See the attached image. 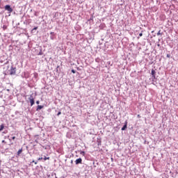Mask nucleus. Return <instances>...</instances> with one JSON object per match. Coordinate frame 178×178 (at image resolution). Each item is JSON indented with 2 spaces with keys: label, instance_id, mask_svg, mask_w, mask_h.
Masks as SVG:
<instances>
[{
  "label": "nucleus",
  "instance_id": "dca6fc26",
  "mask_svg": "<svg viewBox=\"0 0 178 178\" xmlns=\"http://www.w3.org/2000/svg\"><path fill=\"white\" fill-rule=\"evenodd\" d=\"M157 35H161V31L157 33Z\"/></svg>",
  "mask_w": 178,
  "mask_h": 178
},
{
  "label": "nucleus",
  "instance_id": "9b49d317",
  "mask_svg": "<svg viewBox=\"0 0 178 178\" xmlns=\"http://www.w3.org/2000/svg\"><path fill=\"white\" fill-rule=\"evenodd\" d=\"M32 163H35V165H37L38 163V161H32Z\"/></svg>",
  "mask_w": 178,
  "mask_h": 178
},
{
  "label": "nucleus",
  "instance_id": "f3484780",
  "mask_svg": "<svg viewBox=\"0 0 178 178\" xmlns=\"http://www.w3.org/2000/svg\"><path fill=\"white\" fill-rule=\"evenodd\" d=\"M72 73H76V70H72Z\"/></svg>",
  "mask_w": 178,
  "mask_h": 178
},
{
  "label": "nucleus",
  "instance_id": "9d476101",
  "mask_svg": "<svg viewBox=\"0 0 178 178\" xmlns=\"http://www.w3.org/2000/svg\"><path fill=\"white\" fill-rule=\"evenodd\" d=\"M33 77H35V79H37L38 77V74L37 72L33 73Z\"/></svg>",
  "mask_w": 178,
  "mask_h": 178
},
{
  "label": "nucleus",
  "instance_id": "412c9836",
  "mask_svg": "<svg viewBox=\"0 0 178 178\" xmlns=\"http://www.w3.org/2000/svg\"><path fill=\"white\" fill-rule=\"evenodd\" d=\"M36 104H37V105H38L40 104V101H37Z\"/></svg>",
  "mask_w": 178,
  "mask_h": 178
},
{
  "label": "nucleus",
  "instance_id": "5701e85b",
  "mask_svg": "<svg viewBox=\"0 0 178 178\" xmlns=\"http://www.w3.org/2000/svg\"><path fill=\"white\" fill-rule=\"evenodd\" d=\"M81 154H84V152H81Z\"/></svg>",
  "mask_w": 178,
  "mask_h": 178
},
{
  "label": "nucleus",
  "instance_id": "393cba45",
  "mask_svg": "<svg viewBox=\"0 0 178 178\" xmlns=\"http://www.w3.org/2000/svg\"><path fill=\"white\" fill-rule=\"evenodd\" d=\"M2 143H5V140H3Z\"/></svg>",
  "mask_w": 178,
  "mask_h": 178
},
{
  "label": "nucleus",
  "instance_id": "2eb2a0df",
  "mask_svg": "<svg viewBox=\"0 0 178 178\" xmlns=\"http://www.w3.org/2000/svg\"><path fill=\"white\" fill-rule=\"evenodd\" d=\"M37 29H38V27H35L32 29V31H34V30H37Z\"/></svg>",
  "mask_w": 178,
  "mask_h": 178
},
{
  "label": "nucleus",
  "instance_id": "ddd939ff",
  "mask_svg": "<svg viewBox=\"0 0 178 178\" xmlns=\"http://www.w3.org/2000/svg\"><path fill=\"white\" fill-rule=\"evenodd\" d=\"M47 159H49V157H46V156H44V161H47Z\"/></svg>",
  "mask_w": 178,
  "mask_h": 178
},
{
  "label": "nucleus",
  "instance_id": "4be33fe9",
  "mask_svg": "<svg viewBox=\"0 0 178 178\" xmlns=\"http://www.w3.org/2000/svg\"><path fill=\"white\" fill-rule=\"evenodd\" d=\"M137 117L138 118V119H140V118H141V116L140 115H138Z\"/></svg>",
  "mask_w": 178,
  "mask_h": 178
},
{
  "label": "nucleus",
  "instance_id": "a211bd4d",
  "mask_svg": "<svg viewBox=\"0 0 178 178\" xmlns=\"http://www.w3.org/2000/svg\"><path fill=\"white\" fill-rule=\"evenodd\" d=\"M139 37H143V33H139Z\"/></svg>",
  "mask_w": 178,
  "mask_h": 178
},
{
  "label": "nucleus",
  "instance_id": "7ed1b4c3",
  "mask_svg": "<svg viewBox=\"0 0 178 178\" xmlns=\"http://www.w3.org/2000/svg\"><path fill=\"white\" fill-rule=\"evenodd\" d=\"M10 74L12 76L13 74H16V68L11 67L10 70Z\"/></svg>",
  "mask_w": 178,
  "mask_h": 178
},
{
  "label": "nucleus",
  "instance_id": "f03ea898",
  "mask_svg": "<svg viewBox=\"0 0 178 178\" xmlns=\"http://www.w3.org/2000/svg\"><path fill=\"white\" fill-rule=\"evenodd\" d=\"M29 101H30V104H31V106H33V105H34L35 102H34V97H33V95H31L29 98Z\"/></svg>",
  "mask_w": 178,
  "mask_h": 178
},
{
  "label": "nucleus",
  "instance_id": "f257e3e1",
  "mask_svg": "<svg viewBox=\"0 0 178 178\" xmlns=\"http://www.w3.org/2000/svg\"><path fill=\"white\" fill-rule=\"evenodd\" d=\"M4 9L5 10H7L9 13H12V12H13V9L9 5H6Z\"/></svg>",
  "mask_w": 178,
  "mask_h": 178
},
{
  "label": "nucleus",
  "instance_id": "aec40b11",
  "mask_svg": "<svg viewBox=\"0 0 178 178\" xmlns=\"http://www.w3.org/2000/svg\"><path fill=\"white\" fill-rule=\"evenodd\" d=\"M167 58H170V54H167Z\"/></svg>",
  "mask_w": 178,
  "mask_h": 178
},
{
  "label": "nucleus",
  "instance_id": "6e6552de",
  "mask_svg": "<svg viewBox=\"0 0 178 178\" xmlns=\"http://www.w3.org/2000/svg\"><path fill=\"white\" fill-rule=\"evenodd\" d=\"M3 129H5V125L3 124H2L1 126H0V131H2V130H3Z\"/></svg>",
  "mask_w": 178,
  "mask_h": 178
},
{
  "label": "nucleus",
  "instance_id": "423d86ee",
  "mask_svg": "<svg viewBox=\"0 0 178 178\" xmlns=\"http://www.w3.org/2000/svg\"><path fill=\"white\" fill-rule=\"evenodd\" d=\"M42 108H44V106L38 105L36 108V111H41V109H42Z\"/></svg>",
  "mask_w": 178,
  "mask_h": 178
},
{
  "label": "nucleus",
  "instance_id": "b1692460",
  "mask_svg": "<svg viewBox=\"0 0 178 178\" xmlns=\"http://www.w3.org/2000/svg\"><path fill=\"white\" fill-rule=\"evenodd\" d=\"M71 163H73V160H71Z\"/></svg>",
  "mask_w": 178,
  "mask_h": 178
},
{
  "label": "nucleus",
  "instance_id": "20e7f679",
  "mask_svg": "<svg viewBox=\"0 0 178 178\" xmlns=\"http://www.w3.org/2000/svg\"><path fill=\"white\" fill-rule=\"evenodd\" d=\"M76 165H80V163H83V159L81 158L77 159L75 161Z\"/></svg>",
  "mask_w": 178,
  "mask_h": 178
},
{
  "label": "nucleus",
  "instance_id": "39448f33",
  "mask_svg": "<svg viewBox=\"0 0 178 178\" xmlns=\"http://www.w3.org/2000/svg\"><path fill=\"white\" fill-rule=\"evenodd\" d=\"M127 129V121L125 122V124L123 126V127L121 129V130L124 131L125 129Z\"/></svg>",
  "mask_w": 178,
  "mask_h": 178
},
{
  "label": "nucleus",
  "instance_id": "1a4fd4ad",
  "mask_svg": "<svg viewBox=\"0 0 178 178\" xmlns=\"http://www.w3.org/2000/svg\"><path fill=\"white\" fill-rule=\"evenodd\" d=\"M22 152H23V149H19L18 152H17V155L18 156L20 155V154H22Z\"/></svg>",
  "mask_w": 178,
  "mask_h": 178
},
{
  "label": "nucleus",
  "instance_id": "f8f14e48",
  "mask_svg": "<svg viewBox=\"0 0 178 178\" xmlns=\"http://www.w3.org/2000/svg\"><path fill=\"white\" fill-rule=\"evenodd\" d=\"M60 115H62V112L59 111L57 114V116H59Z\"/></svg>",
  "mask_w": 178,
  "mask_h": 178
},
{
  "label": "nucleus",
  "instance_id": "0eeeda50",
  "mask_svg": "<svg viewBox=\"0 0 178 178\" xmlns=\"http://www.w3.org/2000/svg\"><path fill=\"white\" fill-rule=\"evenodd\" d=\"M155 73H156V72H155V70H152V72H151V74H152V77H153L154 79H155Z\"/></svg>",
  "mask_w": 178,
  "mask_h": 178
},
{
  "label": "nucleus",
  "instance_id": "6ab92c4d",
  "mask_svg": "<svg viewBox=\"0 0 178 178\" xmlns=\"http://www.w3.org/2000/svg\"><path fill=\"white\" fill-rule=\"evenodd\" d=\"M15 138H16V137L13 136V137L11 138V140H15Z\"/></svg>",
  "mask_w": 178,
  "mask_h": 178
},
{
  "label": "nucleus",
  "instance_id": "4468645a",
  "mask_svg": "<svg viewBox=\"0 0 178 178\" xmlns=\"http://www.w3.org/2000/svg\"><path fill=\"white\" fill-rule=\"evenodd\" d=\"M38 161H42V157H39V158L38 159Z\"/></svg>",
  "mask_w": 178,
  "mask_h": 178
}]
</instances>
